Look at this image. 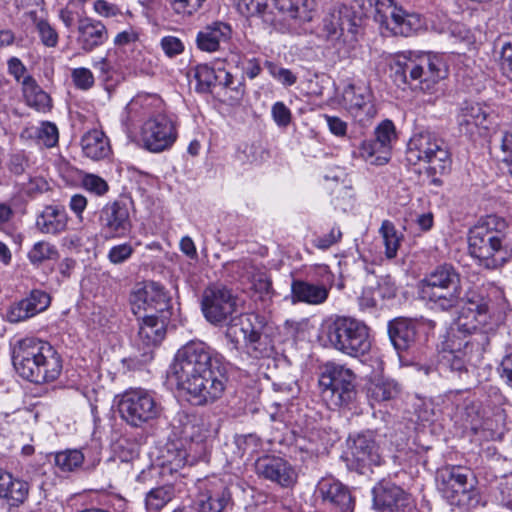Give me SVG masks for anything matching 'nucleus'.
Here are the masks:
<instances>
[{"instance_id":"7ed1b4c3","label":"nucleus","mask_w":512,"mask_h":512,"mask_svg":"<svg viewBox=\"0 0 512 512\" xmlns=\"http://www.w3.org/2000/svg\"><path fill=\"white\" fill-rule=\"evenodd\" d=\"M12 363L25 380L36 384L55 381L62 372V358L48 342L24 338L12 349Z\"/></svg>"},{"instance_id":"f3484780","label":"nucleus","mask_w":512,"mask_h":512,"mask_svg":"<svg viewBox=\"0 0 512 512\" xmlns=\"http://www.w3.org/2000/svg\"><path fill=\"white\" fill-rule=\"evenodd\" d=\"M145 148L158 153L170 148L177 139L175 121L166 114H157L147 119L141 131Z\"/></svg>"},{"instance_id":"6e6552de","label":"nucleus","mask_w":512,"mask_h":512,"mask_svg":"<svg viewBox=\"0 0 512 512\" xmlns=\"http://www.w3.org/2000/svg\"><path fill=\"white\" fill-rule=\"evenodd\" d=\"M163 410L154 394L141 388L125 391L118 402L120 417L135 428L158 420Z\"/></svg>"},{"instance_id":"7c9ffc66","label":"nucleus","mask_w":512,"mask_h":512,"mask_svg":"<svg viewBox=\"0 0 512 512\" xmlns=\"http://www.w3.org/2000/svg\"><path fill=\"white\" fill-rule=\"evenodd\" d=\"M30 485L27 481L15 477L0 468V499L9 507H20L28 499Z\"/></svg>"},{"instance_id":"bf43d9fd","label":"nucleus","mask_w":512,"mask_h":512,"mask_svg":"<svg viewBox=\"0 0 512 512\" xmlns=\"http://www.w3.org/2000/svg\"><path fill=\"white\" fill-rule=\"evenodd\" d=\"M9 171L15 175H21L28 167V158L24 151H17L9 156L7 163Z\"/></svg>"},{"instance_id":"c756f323","label":"nucleus","mask_w":512,"mask_h":512,"mask_svg":"<svg viewBox=\"0 0 512 512\" xmlns=\"http://www.w3.org/2000/svg\"><path fill=\"white\" fill-rule=\"evenodd\" d=\"M421 298L431 309L439 311H450L456 308L462 299V286H450L443 288H421Z\"/></svg>"},{"instance_id":"0eeeda50","label":"nucleus","mask_w":512,"mask_h":512,"mask_svg":"<svg viewBox=\"0 0 512 512\" xmlns=\"http://www.w3.org/2000/svg\"><path fill=\"white\" fill-rule=\"evenodd\" d=\"M395 74L404 83L418 82L421 89H429L431 85L447 76V64L438 54H423L416 59L398 56L395 60Z\"/></svg>"},{"instance_id":"412c9836","label":"nucleus","mask_w":512,"mask_h":512,"mask_svg":"<svg viewBox=\"0 0 512 512\" xmlns=\"http://www.w3.org/2000/svg\"><path fill=\"white\" fill-rule=\"evenodd\" d=\"M137 319L139 321V330L135 339V345L139 351H142V356L147 361L152 359L153 348L158 346L164 339L169 319L153 316L152 314H145L137 317Z\"/></svg>"},{"instance_id":"ddd939ff","label":"nucleus","mask_w":512,"mask_h":512,"mask_svg":"<svg viewBox=\"0 0 512 512\" xmlns=\"http://www.w3.org/2000/svg\"><path fill=\"white\" fill-rule=\"evenodd\" d=\"M491 319L490 300L484 295L470 290L465 295V303L455 321V330L463 339L476 337L484 332V327Z\"/></svg>"},{"instance_id":"13d9d810","label":"nucleus","mask_w":512,"mask_h":512,"mask_svg":"<svg viewBox=\"0 0 512 512\" xmlns=\"http://www.w3.org/2000/svg\"><path fill=\"white\" fill-rule=\"evenodd\" d=\"M37 30L45 46L55 47L58 44V33L47 21L40 20L37 23Z\"/></svg>"},{"instance_id":"a211bd4d","label":"nucleus","mask_w":512,"mask_h":512,"mask_svg":"<svg viewBox=\"0 0 512 512\" xmlns=\"http://www.w3.org/2000/svg\"><path fill=\"white\" fill-rule=\"evenodd\" d=\"M100 235L105 240L126 237L132 229L128 205L124 200L106 203L99 211Z\"/></svg>"},{"instance_id":"b1692460","label":"nucleus","mask_w":512,"mask_h":512,"mask_svg":"<svg viewBox=\"0 0 512 512\" xmlns=\"http://www.w3.org/2000/svg\"><path fill=\"white\" fill-rule=\"evenodd\" d=\"M457 122L461 133L470 137L481 134L492 123L491 108L482 103L465 102L458 113Z\"/></svg>"},{"instance_id":"1a4fd4ad","label":"nucleus","mask_w":512,"mask_h":512,"mask_svg":"<svg viewBox=\"0 0 512 512\" xmlns=\"http://www.w3.org/2000/svg\"><path fill=\"white\" fill-rule=\"evenodd\" d=\"M374 20L384 36L408 37L423 27L420 15L407 13L393 0H375Z\"/></svg>"},{"instance_id":"864d4df0","label":"nucleus","mask_w":512,"mask_h":512,"mask_svg":"<svg viewBox=\"0 0 512 512\" xmlns=\"http://www.w3.org/2000/svg\"><path fill=\"white\" fill-rule=\"evenodd\" d=\"M206 0H169L172 10L181 16H191Z\"/></svg>"},{"instance_id":"9d476101","label":"nucleus","mask_w":512,"mask_h":512,"mask_svg":"<svg viewBox=\"0 0 512 512\" xmlns=\"http://www.w3.org/2000/svg\"><path fill=\"white\" fill-rule=\"evenodd\" d=\"M488 344L489 338L483 333L468 340L453 334L447 343L449 349L442 352L440 364L459 375L466 373L467 366L480 359Z\"/></svg>"},{"instance_id":"8fccbe9b","label":"nucleus","mask_w":512,"mask_h":512,"mask_svg":"<svg viewBox=\"0 0 512 512\" xmlns=\"http://www.w3.org/2000/svg\"><path fill=\"white\" fill-rule=\"evenodd\" d=\"M116 457L125 463H132L139 458V446L127 439L119 441L115 447Z\"/></svg>"},{"instance_id":"6e6d98bb","label":"nucleus","mask_w":512,"mask_h":512,"mask_svg":"<svg viewBox=\"0 0 512 512\" xmlns=\"http://www.w3.org/2000/svg\"><path fill=\"white\" fill-rule=\"evenodd\" d=\"M134 248L130 243H122L111 247L108 252V260L113 264H122L133 254Z\"/></svg>"},{"instance_id":"a19ab883","label":"nucleus","mask_w":512,"mask_h":512,"mask_svg":"<svg viewBox=\"0 0 512 512\" xmlns=\"http://www.w3.org/2000/svg\"><path fill=\"white\" fill-rule=\"evenodd\" d=\"M385 245V255L393 259L397 255L400 247L401 236L398 234L394 224L389 220H384L379 230Z\"/></svg>"},{"instance_id":"f8f14e48","label":"nucleus","mask_w":512,"mask_h":512,"mask_svg":"<svg viewBox=\"0 0 512 512\" xmlns=\"http://www.w3.org/2000/svg\"><path fill=\"white\" fill-rule=\"evenodd\" d=\"M475 483L473 472L464 466L446 465L436 472L437 489L451 505L460 506L469 500Z\"/></svg>"},{"instance_id":"423d86ee","label":"nucleus","mask_w":512,"mask_h":512,"mask_svg":"<svg viewBox=\"0 0 512 512\" xmlns=\"http://www.w3.org/2000/svg\"><path fill=\"white\" fill-rule=\"evenodd\" d=\"M407 159L428 164L427 172L444 175L451 169V155L443 139L430 131L415 133L408 142Z\"/></svg>"},{"instance_id":"f704fd0d","label":"nucleus","mask_w":512,"mask_h":512,"mask_svg":"<svg viewBox=\"0 0 512 512\" xmlns=\"http://www.w3.org/2000/svg\"><path fill=\"white\" fill-rule=\"evenodd\" d=\"M294 302H303L311 305L324 303L329 295L325 285H317L307 281L294 280L291 285Z\"/></svg>"},{"instance_id":"9b49d317","label":"nucleus","mask_w":512,"mask_h":512,"mask_svg":"<svg viewBox=\"0 0 512 512\" xmlns=\"http://www.w3.org/2000/svg\"><path fill=\"white\" fill-rule=\"evenodd\" d=\"M277 296L269 273L258 269V324L262 325V332H258V345H264L261 353L270 356L274 352L273 337L277 328L271 321L275 311L274 298Z\"/></svg>"},{"instance_id":"20e7f679","label":"nucleus","mask_w":512,"mask_h":512,"mask_svg":"<svg viewBox=\"0 0 512 512\" xmlns=\"http://www.w3.org/2000/svg\"><path fill=\"white\" fill-rule=\"evenodd\" d=\"M322 333L330 348L352 358L367 355L372 347L369 327L354 317L330 318L324 323Z\"/></svg>"},{"instance_id":"a878e982","label":"nucleus","mask_w":512,"mask_h":512,"mask_svg":"<svg viewBox=\"0 0 512 512\" xmlns=\"http://www.w3.org/2000/svg\"><path fill=\"white\" fill-rule=\"evenodd\" d=\"M77 44L86 53L102 46L109 38L105 25L93 18H78Z\"/></svg>"},{"instance_id":"f03ea898","label":"nucleus","mask_w":512,"mask_h":512,"mask_svg":"<svg viewBox=\"0 0 512 512\" xmlns=\"http://www.w3.org/2000/svg\"><path fill=\"white\" fill-rule=\"evenodd\" d=\"M471 256L488 269H495L508 261L512 252V225L504 219L489 215L474 225L468 233Z\"/></svg>"},{"instance_id":"3c124183","label":"nucleus","mask_w":512,"mask_h":512,"mask_svg":"<svg viewBox=\"0 0 512 512\" xmlns=\"http://www.w3.org/2000/svg\"><path fill=\"white\" fill-rule=\"evenodd\" d=\"M82 186L85 190L97 196H103L109 190L108 183L103 178L95 174H85L82 178Z\"/></svg>"},{"instance_id":"dca6fc26","label":"nucleus","mask_w":512,"mask_h":512,"mask_svg":"<svg viewBox=\"0 0 512 512\" xmlns=\"http://www.w3.org/2000/svg\"><path fill=\"white\" fill-rule=\"evenodd\" d=\"M193 507L197 512H225L233 506L229 486L218 477L198 479Z\"/></svg>"},{"instance_id":"4c0bfd02","label":"nucleus","mask_w":512,"mask_h":512,"mask_svg":"<svg viewBox=\"0 0 512 512\" xmlns=\"http://www.w3.org/2000/svg\"><path fill=\"white\" fill-rule=\"evenodd\" d=\"M384 147L375 139L365 140L359 148L360 157L368 164L382 166L389 162L391 158V150L387 148L386 157L382 158Z\"/></svg>"},{"instance_id":"c03bdc74","label":"nucleus","mask_w":512,"mask_h":512,"mask_svg":"<svg viewBox=\"0 0 512 512\" xmlns=\"http://www.w3.org/2000/svg\"><path fill=\"white\" fill-rule=\"evenodd\" d=\"M194 78L197 81V91L202 93L209 92L212 86L217 85V70L209 67L207 64L197 65L194 70Z\"/></svg>"},{"instance_id":"f257e3e1","label":"nucleus","mask_w":512,"mask_h":512,"mask_svg":"<svg viewBox=\"0 0 512 512\" xmlns=\"http://www.w3.org/2000/svg\"><path fill=\"white\" fill-rule=\"evenodd\" d=\"M167 379L196 405L213 403L226 388L223 357L202 341H190L174 356Z\"/></svg>"},{"instance_id":"cd10ccee","label":"nucleus","mask_w":512,"mask_h":512,"mask_svg":"<svg viewBox=\"0 0 512 512\" xmlns=\"http://www.w3.org/2000/svg\"><path fill=\"white\" fill-rule=\"evenodd\" d=\"M261 475L282 488H291L297 483L298 473L293 465L280 457L266 458L260 465Z\"/></svg>"},{"instance_id":"6ab92c4d","label":"nucleus","mask_w":512,"mask_h":512,"mask_svg":"<svg viewBox=\"0 0 512 512\" xmlns=\"http://www.w3.org/2000/svg\"><path fill=\"white\" fill-rule=\"evenodd\" d=\"M347 446V458L350 461V466L355 467L361 473L365 468L380 466L383 462L379 447L370 433L350 436Z\"/></svg>"},{"instance_id":"603ef678","label":"nucleus","mask_w":512,"mask_h":512,"mask_svg":"<svg viewBox=\"0 0 512 512\" xmlns=\"http://www.w3.org/2000/svg\"><path fill=\"white\" fill-rule=\"evenodd\" d=\"M71 78L75 87L84 91L91 89L95 83L93 73L85 67L73 69Z\"/></svg>"},{"instance_id":"69168bd1","label":"nucleus","mask_w":512,"mask_h":512,"mask_svg":"<svg viewBox=\"0 0 512 512\" xmlns=\"http://www.w3.org/2000/svg\"><path fill=\"white\" fill-rule=\"evenodd\" d=\"M342 238V232L338 227H333L328 234L318 236L314 240V246L326 250L336 244Z\"/></svg>"},{"instance_id":"e433bc0d","label":"nucleus","mask_w":512,"mask_h":512,"mask_svg":"<svg viewBox=\"0 0 512 512\" xmlns=\"http://www.w3.org/2000/svg\"><path fill=\"white\" fill-rule=\"evenodd\" d=\"M23 95L26 103L38 111H46L51 107L50 96L41 89L35 79L27 75L22 81Z\"/></svg>"},{"instance_id":"4468645a","label":"nucleus","mask_w":512,"mask_h":512,"mask_svg":"<svg viewBox=\"0 0 512 512\" xmlns=\"http://www.w3.org/2000/svg\"><path fill=\"white\" fill-rule=\"evenodd\" d=\"M131 311L136 317L145 314L170 319L171 299L164 288L156 282H147L131 292L129 298Z\"/></svg>"},{"instance_id":"5701e85b","label":"nucleus","mask_w":512,"mask_h":512,"mask_svg":"<svg viewBox=\"0 0 512 512\" xmlns=\"http://www.w3.org/2000/svg\"><path fill=\"white\" fill-rule=\"evenodd\" d=\"M316 491L332 512H353L354 499L350 490L335 478H322Z\"/></svg>"},{"instance_id":"a18cd8bd","label":"nucleus","mask_w":512,"mask_h":512,"mask_svg":"<svg viewBox=\"0 0 512 512\" xmlns=\"http://www.w3.org/2000/svg\"><path fill=\"white\" fill-rule=\"evenodd\" d=\"M236 273L243 285V290L256 291V267L252 259L241 260L237 265Z\"/></svg>"},{"instance_id":"39448f33","label":"nucleus","mask_w":512,"mask_h":512,"mask_svg":"<svg viewBox=\"0 0 512 512\" xmlns=\"http://www.w3.org/2000/svg\"><path fill=\"white\" fill-rule=\"evenodd\" d=\"M322 399L331 408L347 407L356 399V375L344 365L327 362L319 375Z\"/></svg>"},{"instance_id":"e2e57ef3","label":"nucleus","mask_w":512,"mask_h":512,"mask_svg":"<svg viewBox=\"0 0 512 512\" xmlns=\"http://www.w3.org/2000/svg\"><path fill=\"white\" fill-rule=\"evenodd\" d=\"M217 85L240 93L241 82L225 69H217Z\"/></svg>"},{"instance_id":"774afa93","label":"nucleus","mask_w":512,"mask_h":512,"mask_svg":"<svg viewBox=\"0 0 512 512\" xmlns=\"http://www.w3.org/2000/svg\"><path fill=\"white\" fill-rule=\"evenodd\" d=\"M325 120L330 132L337 136L343 137L347 133V123L337 116L325 115Z\"/></svg>"},{"instance_id":"aec40b11","label":"nucleus","mask_w":512,"mask_h":512,"mask_svg":"<svg viewBox=\"0 0 512 512\" xmlns=\"http://www.w3.org/2000/svg\"><path fill=\"white\" fill-rule=\"evenodd\" d=\"M373 503L379 512H411L412 497L399 486L381 481L373 488Z\"/></svg>"},{"instance_id":"c9c22d12","label":"nucleus","mask_w":512,"mask_h":512,"mask_svg":"<svg viewBox=\"0 0 512 512\" xmlns=\"http://www.w3.org/2000/svg\"><path fill=\"white\" fill-rule=\"evenodd\" d=\"M81 147L84 155L94 161L107 158L111 153L108 138L104 132L93 129L82 136Z\"/></svg>"},{"instance_id":"473e14b6","label":"nucleus","mask_w":512,"mask_h":512,"mask_svg":"<svg viewBox=\"0 0 512 512\" xmlns=\"http://www.w3.org/2000/svg\"><path fill=\"white\" fill-rule=\"evenodd\" d=\"M232 35L229 24L215 21L197 33V48L204 52H215L220 49L222 43H228Z\"/></svg>"},{"instance_id":"72a5a7b5","label":"nucleus","mask_w":512,"mask_h":512,"mask_svg":"<svg viewBox=\"0 0 512 512\" xmlns=\"http://www.w3.org/2000/svg\"><path fill=\"white\" fill-rule=\"evenodd\" d=\"M448 285H461V276L452 264L444 263L436 266L425 275L419 282V290L421 288H443L448 287Z\"/></svg>"},{"instance_id":"5fc2aeb1","label":"nucleus","mask_w":512,"mask_h":512,"mask_svg":"<svg viewBox=\"0 0 512 512\" xmlns=\"http://www.w3.org/2000/svg\"><path fill=\"white\" fill-rule=\"evenodd\" d=\"M341 11L333 9L324 19V29L329 37H339L343 32Z\"/></svg>"},{"instance_id":"680f3d73","label":"nucleus","mask_w":512,"mask_h":512,"mask_svg":"<svg viewBox=\"0 0 512 512\" xmlns=\"http://www.w3.org/2000/svg\"><path fill=\"white\" fill-rule=\"evenodd\" d=\"M273 120L279 127H287L291 122V111L283 102H276L272 106Z\"/></svg>"},{"instance_id":"de8ad7c7","label":"nucleus","mask_w":512,"mask_h":512,"mask_svg":"<svg viewBox=\"0 0 512 512\" xmlns=\"http://www.w3.org/2000/svg\"><path fill=\"white\" fill-rule=\"evenodd\" d=\"M236 9L245 19V36H254L253 18L256 15V0H235Z\"/></svg>"},{"instance_id":"49530a36","label":"nucleus","mask_w":512,"mask_h":512,"mask_svg":"<svg viewBox=\"0 0 512 512\" xmlns=\"http://www.w3.org/2000/svg\"><path fill=\"white\" fill-rule=\"evenodd\" d=\"M30 136L37 138L46 147H53L58 142V129L55 124L45 122L40 127L32 128Z\"/></svg>"},{"instance_id":"79ce46f5","label":"nucleus","mask_w":512,"mask_h":512,"mask_svg":"<svg viewBox=\"0 0 512 512\" xmlns=\"http://www.w3.org/2000/svg\"><path fill=\"white\" fill-rule=\"evenodd\" d=\"M371 397L376 401H388L399 393L397 382L391 379H378L369 388Z\"/></svg>"},{"instance_id":"37998d69","label":"nucleus","mask_w":512,"mask_h":512,"mask_svg":"<svg viewBox=\"0 0 512 512\" xmlns=\"http://www.w3.org/2000/svg\"><path fill=\"white\" fill-rule=\"evenodd\" d=\"M58 257L59 252L57 248L46 241L35 243L28 252V259L35 266H39L48 260H56Z\"/></svg>"},{"instance_id":"09e8293b","label":"nucleus","mask_w":512,"mask_h":512,"mask_svg":"<svg viewBox=\"0 0 512 512\" xmlns=\"http://www.w3.org/2000/svg\"><path fill=\"white\" fill-rule=\"evenodd\" d=\"M375 140L382 144V158L387 155V148L391 149V143L396 139L395 126L391 120H384L375 129Z\"/></svg>"},{"instance_id":"052dcab7","label":"nucleus","mask_w":512,"mask_h":512,"mask_svg":"<svg viewBox=\"0 0 512 512\" xmlns=\"http://www.w3.org/2000/svg\"><path fill=\"white\" fill-rule=\"evenodd\" d=\"M161 48L164 53L173 58L184 51L183 42L175 36H165L161 39Z\"/></svg>"},{"instance_id":"2eb2a0df","label":"nucleus","mask_w":512,"mask_h":512,"mask_svg":"<svg viewBox=\"0 0 512 512\" xmlns=\"http://www.w3.org/2000/svg\"><path fill=\"white\" fill-rule=\"evenodd\" d=\"M236 297L222 284L208 286L202 294L201 310L205 319L215 326L228 322L236 310Z\"/></svg>"},{"instance_id":"0e129e2a","label":"nucleus","mask_w":512,"mask_h":512,"mask_svg":"<svg viewBox=\"0 0 512 512\" xmlns=\"http://www.w3.org/2000/svg\"><path fill=\"white\" fill-rule=\"evenodd\" d=\"M468 390H451L445 394L446 401L450 402L456 409H466L471 403Z\"/></svg>"},{"instance_id":"4be33fe9","label":"nucleus","mask_w":512,"mask_h":512,"mask_svg":"<svg viewBox=\"0 0 512 512\" xmlns=\"http://www.w3.org/2000/svg\"><path fill=\"white\" fill-rule=\"evenodd\" d=\"M344 107L360 122L370 120L377 114L373 93L366 85L348 84L342 94Z\"/></svg>"},{"instance_id":"ea45409f","label":"nucleus","mask_w":512,"mask_h":512,"mask_svg":"<svg viewBox=\"0 0 512 512\" xmlns=\"http://www.w3.org/2000/svg\"><path fill=\"white\" fill-rule=\"evenodd\" d=\"M54 464L62 472H72L80 467L84 461V455L80 450L67 449L53 455Z\"/></svg>"},{"instance_id":"393cba45","label":"nucleus","mask_w":512,"mask_h":512,"mask_svg":"<svg viewBox=\"0 0 512 512\" xmlns=\"http://www.w3.org/2000/svg\"><path fill=\"white\" fill-rule=\"evenodd\" d=\"M50 296L42 290H32L29 295L9 305L6 320L16 324L26 321L46 310L50 305Z\"/></svg>"},{"instance_id":"58836bf2","label":"nucleus","mask_w":512,"mask_h":512,"mask_svg":"<svg viewBox=\"0 0 512 512\" xmlns=\"http://www.w3.org/2000/svg\"><path fill=\"white\" fill-rule=\"evenodd\" d=\"M173 497L174 488L170 485L153 488L146 495V508L149 511L159 512Z\"/></svg>"},{"instance_id":"338daca9","label":"nucleus","mask_w":512,"mask_h":512,"mask_svg":"<svg viewBox=\"0 0 512 512\" xmlns=\"http://www.w3.org/2000/svg\"><path fill=\"white\" fill-rule=\"evenodd\" d=\"M236 159L242 164H252L256 159V149L254 143L243 142L239 144L236 152Z\"/></svg>"},{"instance_id":"4d7b16f0","label":"nucleus","mask_w":512,"mask_h":512,"mask_svg":"<svg viewBox=\"0 0 512 512\" xmlns=\"http://www.w3.org/2000/svg\"><path fill=\"white\" fill-rule=\"evenodd\" d=\"M499 65L503 74L512 80V41L501 44Z\"/></svg>"},{"instance_id":"c85d7f7f","label":"nucleus","mask_w":512,"mask_h":512,"mask_svg":"<svg viewBox=\"0 0 512 512\" xmlns=\"http://www.w3.org/2000/svg\"><path fill=\"white\" fill-rule=\"evenodd\" d=\"M68 214L66 208L61 204H49L37 214L35 227L47 235H59L67 230Z\"/></svg>"},{"instance_id":"2f4dec72","label":"nucleus","mask_w":512,"mask_h":512,"mask_svg":"<svg viewBox=\"0 0 512 512\" xmlns=\"http://www.w3.org/2000/svg\"><path fill=\"white\" fill-rule=\"evenodd\" d=\"M256 315L242 314L232 320L226 331V337L235 345H244L256 351Z\"/></svg>"},{"instance_id":"bb28decb","label":"nucleus","mask_w":512,"mask_h":512,"mask_svg":"<svg viewBox=\"0 0 512 512\" xmlns=\"http://www.w3.org/2000/svg\"><path fill=\"white\" fill-rule=\"evenodd\" d=\"M423 322L416 319L395 318L388 323V334L394 348L400 353L415 345L419 327Z\"/></svg>"}]
</instances>
